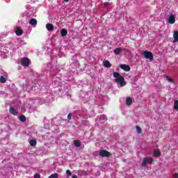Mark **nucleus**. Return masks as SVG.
<instances>
[{
    "label": "nucleus",
    "mask_w": 178,
    "mask_h": 178,
    "mask_svg": "<svg viewBox=\"0 0 178 178\" xmlns=\"http://www.w3.org/2000/svg\"><path fill=\"white\" fill-rule=\"evenodd\" d=\"M113 77L115 79V82L119 83L121 87H124L126 86V81H124V77H123L119 72H115L113 74Z\"/></svg>",
    "instance_id": "obj_1"
},
{
    "label": "nucleus",
    "mask_w": 178,
    "mask_h": 178,
    "mask_svg": "<svg viewBox=\"0 0 178 178\" xmlns=\"http://www.w3.org/2000/svg\"><path fill=\"white\" fill-rule=\"evenodd\" d=\"M99 156L102 158H109L111 156V152H108L106 149H102L99 153Z\"/></svg>",
    "instance_id": "obj_2"
},
{
    "label": "nucleus",
    "mask_w": 178,
    "mask_h": 178,
    "mask_svg": "<svg viewBox=\"0 0 178 178\" xmlns=\"http://www.w3.org/2000/svg\"><path fill=\"white\" fill-rule=\"evenodd\" d=\"M154 162V159L152 157H146L143 159V161L141 164V166H147V163H152Z\"/></svg>",
    "instance_id": "obj_3"
},
{
    "label": "nucleus",
    "mask_w": 178,
    "mask_h": 178,
    "mask_svg": "<svg viewBox=\"0 0 178 178\" xmlns=\"http://www.w3.org/2000/svg\"><path fill=\"white\" fill-rule=\"evenodd\" d=\"M143 55L145 59H149V60H154V55L152 54V52L148 51H144Z\"/></svg>",
    "instance_id": "obj_4"
},
{
    "label": "nucleus",
    "mask_w": 178,
    "mask_h": 178,
    "mask_svg": "<svg viewBox=\"0 0 178 178\" xmlns=\"http://www.w3.org/2000/svg\"><path fill=\"white\" fill-rule=\"evenodd\" d=\"M21 65H22L24 67H29L30 65V59L27 58H22Z\"/></svg>",
    "instance_id": "obj_5"
},
{
    "label": "nucleus",
    "mask_w": 178,
    "mask_h": 178,
    "mask_svg": "<svg viewBox=\"0 0 178 178\" xmlns=\"http://www.w3.org/2000/svg\"><path fill=\"white\" fill-rule=\"evenodd\" d=\"M120 67L122 69L124 72H130L131 68L129 65H127L126 64H122Z\"/></svg>",
    "instance_id": "obj_6"
},
{
    "label": "nucleus",
    "mask_w": 178,
    "mask_h": 178,
    "mask_svg": "<svg viewBox=\"0 0 178 178\" xmlns=\"http://www.w3.org/2000/svg\"><path fill=\"white\" fill-rule=\"evenodd\" d=\"M176 22V17H175V15H171L168 19V23L170 24H175Z\"/></svg>",
    "instance_id": "obj_7"
},
{
    "label": "nucleus",
    "mask_w": 178,
    "mask_h": 178,
    "mask_svg": "<svg viewBox=\"0 0 178 178\" xmlns=\"http://www.w3.org/2000/svg\"><path fill=\"white\" fill-rule=\"evenodd\" d=\"M46 29L48 30V31H54L55 27L52 25V24H47L46 25Z\"/></svg>",
    "instance_id": "obj_8"
},
{
    "label": "nucleus",
    "mask_w": 178,
    "mask_h": 178,
    "mask_svg": "<svg viewBox=\"0 0 178 178\" xmlns=\"http://www.w3.org/2000/svg\"><path fill=\"white\" fill-rule=\"evenodd\" d=\"M10 113L11 115H13L14 116H17V111L13 107H10L9 109Z\"/></svg>",
    "instance_id": "obj_9"
},
{
    "label": "nucleus",
    "mask_w": 178,
    "mask_h": 178,
    "mask_svg": "<svg viewBox=\"0 0 178 178\" xmlns=\"http://www.w3.org/2000/svg\"><path fill=\"white\" fill-rule=\"evenodd\" d=\"M174 40L173 42H178V31H176L173 33Z\"/></svg>",
    "instance_id": "obj_10"
},
{
    "label": "nucleus",
    "mask_w": 178,
    "mask_h": 178,
    "mask_svg": "<svg viewBox=\"0 0 178 178\" xmlns=\"http://www.w3.org/2000/svg\"><path fill=\"white\" fill-rule=\"evenodd\" d=\"M15 34L17 35H22L23 34V30H22V29H20L19 27H17L15 31Z\"/></svg>",
    "instance_id": "obj_11"
},
{
    "label": "nucleus",
    "mask_w": 178,
    "mask_h": 178,
    "mask_svg": "<svg viewBox=\"0 0 178 178\" xmlns=\"http://www.w3.org/2000/svg\"><path fill=\"white\" fill-rule=\"evenodd\" d=\"M61 37H66L67 35V30L66 29H63L60 31Z\"/></svg>",
    "instance_id": "obj_12"
},
{
    "label": "nucleus",
    "mask_w": 178,
    "mask_h": 178,
    "mask_svg": "<svg viewBox=\"0 0 178 178\" xmlns=\"http://www.w3.org/2000/svg\"><path fill=\"white\" fill-rule=\"evenodd\" d=\"M104 67H112V64H111L109 60H106L104 62Z\"/></svg>",
    "instance_id": "obj_13"
},
{
    "label": "nucleus",
    "mask_w": 178,
    "mask_h": 178,
    "mask_svg": "<svg viewBox=\"0 0 178 178\" xmlns=\"http://www.w3.org/2000/svg\"><path fill=\"white\" fill-rule=\"evenodd\" d=\"M74 145L76 148L81 147V142L80 140H74Z\"/></svg>",
    "instance_id": "obj_14"
},
{
    "label": "nucleus",
    "mask_w": 178,
    "mask_h": 178,
    "mask_svg": "<svg viewBox=\"0 0 178 178\" xmlns=\"http://www.w3.org/2000/svg\"><path fill=\"white\" fill-rule=\"evenodd\" d=\"M29 24H31V26H37V19L32 18L30 21H29Z\"/></svg>",
    "instance_id": "obj_15"
},
{
    "label": "nucleus",
    "mask_w": 178,
    "mask_h": 178,
    "mask_svg": "<svg viewBox=\"0 0 178 178\" xmlns=\"http://www.w3.org/2000/svg\"><path fill=\"white\" fill-rule=\"evenodd\" d=\"M126 104L128 106L131 105L133 104V99L131 97H127Z\"/></svg>",
    "instance_id": "obj_16"
},
{
    "label": "nucleus",
    "mask_w": 178,
    "mask_h": 178,
    "mask_svg": "<svg viewBox=\"0 0 178 178\" xmlns=\"http://www.w3.org/2000/svg\"><path fill=\"white\" fill-rule=\"evenodd\" d=\"M153 156H154V157H159V156H161V151H159L158 149L154 150V155H153Z\"/></svg>",
    "instance_id": "obj_17"
},
{
    "label": "nucleus",
    "mask_w": 178,
    "mask_h": 178,
    "mask_svg": "<svg viewBox=\"0 0 178 178\" xmlns=\"http://www.w3.org/2000/svg\"><path fill=\"white\" fill-rule=\"evenodd\" d=\"M122 51H123L122 48L120 47L116 48L114 49V54L115 55H119L122 52Z\"/></svg>",
    "instance_id": "obj_18"
},
{
    "label": "nucleus",
    "mask_w": 178,
    "mask_h": 178,
    "mask_svg": "<svg viewBox=\"0 0 178 178\" xmlns=\"http://www.w3.org/2000/svg\"><path fill=\"white\" fill-rule=\"evenodd\" d=\"M29 144H30L31 147H35V145H37V140H31L29 141Z\"/></svg>",
    "instance_id": "obj_19"
},
{
    "label": "nucleus",
    "mask_w": 178,
    "mask_h": 178,
    "mask_svg": "<svg viewBox=\"0 0 178 178\" xmlns=\"http://www.w3.org/2000/svg\"><path fill=\"white\" fill-rule=\"evenodd\" d=\"M19 120L22 123H24V122H26V120H27V118H26V116H24V115H22L19 116Z\"/></svg>",
    "instance_id": "obj_20"
},
{
    "label": "nucleus",
    "mask_w": 178,
    "mask_h": 178,
    "mask_svg": "<svg viewBox=\"0 0 178 178\" xmlns=\"http://www.w3.org/2000/svg\"><path fill=\"white\" fill-rule=\"evenodd\" d=\"M174 109L178 112V100L174 102Z\"/></svg>",
    "instance_id": "obj_21"
},
{
    "label": "nucleus",
    "mask_w": 178,
    "mask_h": 178,
    "mask_svg": "<svg viewBox=\"0 0 178 178\" xmlns=\"http://www.w3.org/2000/svg\"><path fill=\"white\" fill-rule=\"evenodd\" d=\"M59 177V175L58 173H54L51 175L48 178H58Z\"/></svg>",
    "instance_id": "obj_22"
},
{
    "label": "nucleus",
    "mask_w": 178,
    "mask_h": 178,
    "mask_svg": "<svg viewBox=\"0 0 178 178\" xmlns=\"http://www.w3.org/2000/svg\"><path fill=\"white\" fill-rule=\"evenodd\" d=\"M0 83H6V79H5L3 76L0 77Z\"/></svg>",
    "instance_id": "obj_23"
},
{
    "label": "nucleus",
    "mask_w": 178,
    "mask_h": 178,
    "mask_svg": "<svg viewBox=\"0 0 178 178\" xmlns=\"http://www.w3.org/2000/svg\"><path fill=\"white\" fill-rule=\"evenodd\" d=\"M166 80H168V81H170V83H175V80L170 78V76H166Z\"/></svg>",
    "instance_id": "obj_24"
},
{
    "label": "nucleus",
    "mask_w": 178,
    "mask_h": 178,
    "mask_svg": "<svg viewBox=\"0 0 178 178\" xmlns=\"http://www.w3.org/2000/svg\"><path fill=\"white\" fill-rule=\"evenodd\" d=\"M66 175H67V177H70V176H72V171H70V170H67Z\"/></svg>",
    "instance_id": "obj_25"
},
{
    "label": "nucleus",
    "mask_w": 178,
    "mask_h": 178,
    "mask_svg": "<svg viewBox=\"0 0 178 178\" xmlns=\"http://www.w3.org/2000/svg\"><path fill=\"white\" fill-rule=\"evenodd\" d=\"M136 130L138 134H141V128L139 126H136Z\"/></svg>",
    "instance_id": "obj_26"
},
{
    "label": "nucleus",
    "mask_w": 178,
    "mask_h": 178,
    "mask_svg": "<svg viewBox=\"0 0 178 178\" xmlns=\"http://www.w3.org/2000/svg\"><path fill=\"white\" fill-rule=\"evenodd\" d=\"M73 116V114L72 113H70L67 115V119L68 120H72V117Z\"/></svg>",
    "instance_id": "obj_27"
},
{
    "label": "nucleus",
    "mask_w": 178,
    "mask_h": 178,
    "mask_svg": "<svg viewBox=\"0 0 178 178\" xmlns=\"http://www.w3.org/2000/svg\"><path fill=\"white\" fill-rule=\"evenodd\" d=\"M33 178H41V176L40 175V174H35Z\"/></svg>",
    "instance_id": "obj_28"
},
{
    "label": "nucleus",
    "mask_w": 178,
    "mask_h": 178,
    "mask_svg": "<svg viewBox=\"0 0 178 178\" xmlns=\"http://www.w3.org/2000/svg\"><path fill=\"white\" fill-rule=\"evenodd\" d=\"M173 177H174V178H178V173H177V172L175 173V174L173 175Z\"/></svg>",
    "instance_id": "obj_29"
},
{
    "label": "nucleus",
    "mask_w": 178,
    "mask_h": 178,
    "mask_svg": "<svg viewBox=\"0 0 178 178\" xmlns=\"http://www.w3.org/2000/svg\"><path fill=\"white\" fill-rule=\"evenodd\" d=\"M72 178H79V177H77V175H72Z\"/></svg>",
    "instance_id": "obj_30"
},
{
    "label": "nucleus",
    "mask_w": 178,
    "mask_h": 178,
    "mask_svg": "<svg viewBox=\"0 0 178 178\" xmlns=\"http://www.w3.org/2000/svg\"><path fill=\"white\" fill-rule=\"evenodd\" d=\"M65 2H69V0H64Z\"/></svg>",
    "instance_id": "obj_31"
}]
</instances>
